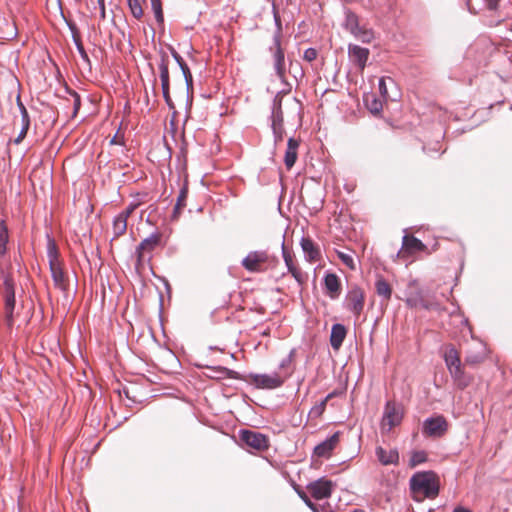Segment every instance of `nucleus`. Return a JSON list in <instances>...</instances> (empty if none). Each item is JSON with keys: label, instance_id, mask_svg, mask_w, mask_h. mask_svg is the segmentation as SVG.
<instances>
[{"label": "nucleus", "instance_id": "53", "mask_svg": "<svg viewBox=\"0 0 512 512\" xmlns=\"http://www.w3.org/2000/svg\"><path fill=\"white\" fill-rule=\"evenodd\" d=\"M77 51H78V53H79V55H80L81 59H82L85 63L90 64V58H89V56H88L87 52L85 51L84 46H83V47H79V48L77 49Z\"/></svg>", "mask_w": 512, "mask_h": 512}, {"label": "nucleus", "instance_id": "45", "mask_svg": "<svg viewBox=\"0 0 512 512\" xmlns=\"http://www.w3.org/2000/svg\"><path fill=\"white\" fill-rule=\"evenodd\" d=\"M317 56L318 51L315 48L310 47L304 51L303 59L307 62H312L317 58Z\"/></svg>", "mask_w": 512, "mask_h": 512}, {"label": "nucleus", "instance_id": "37", "mask_svg": "<svg viewBox=\"0 0 512 512\" xmlns=\"http://www.w3.org/2000/svg\"><path fill=\"white\" fill-rule=\"evenodd\" d=\"M485 359L484 350L481 352H469L465 357V363L469 365H476Z\"/></svg>", "mask_w": 512, "mask_h": 512}, {"label": "nucleus", "instance_id": "25", "mask_svg": "<svg viewBox=\"0 0 512 512\" xmlns=\"http://www.w3.org/2000/svg\"><path fill=\"white\" fill-rule=\"evenodd\" d=\"M444 361H445L448 371H450L454 367L462 365L460 357L458 355V352L454 346H450L447 349V351L445 352V355H444Z\"/></svg>", "mask_w": 512, "mask_h": 512}, {"label": "nucleus", "instance_id": "3", "mask_svg": "<svg viewBox=\"0 0 512 512\" xmlns=\"http://www.w3.org/2000/svg\"><path fill=\"white\" fill-rule=\"evenodd\" d=\"M275 23L277 29L273 35V44L269 47V51L272 53L274 60V70L277 77L281 80V82L285 83L286 81V67H285V54L284 50L281 47V38H282V26L279 17L275 14Z\"/></svg>", "mask_w": 512, "mask_h": 512}, {"label": "nucleus", "instance_id": "39", "mask_svg": "<svg viewBox=\"0 0 512 512\" xmlns=\"http://www.w3.org/2000/svg\"><path fill=\"white\" fill-rule=\"evenodd\" d=\"M326 405H327V403H326L324 400H322V401H320L319 403L315 404V405L310 409V411H309V416H310V417H313V418H318V417H320V416L324 413V411H325V409H326Z\"/></svg>", "mask_w": 512, "mask_h": 512}, {"label": "nucleus", "instance_id": "58", "mask_svg": "<svg viewBox=\"0 0 512 512\" xmlns=\"http://www.w3.org/2000/svg\"><path fill=\"white\" fill-rule=\"evenodd\" d=\"M99 9H100V18H101L102 20H104V19H105V17H106V10H105V6L99 7Z\"/></svg>", "mask_w": 512, "mask_h": 512}, {"label": "nucleus", "instance_id": "64", "mask_svg": "<svg viewBox=\"0 0 512 512\" xmlns=\"http://www.w3.org/2000/svg\"><path fill=\"white\" fill-rule=\"evenodd\" d=\"M304 75L303 71L300 70V76L302 77Z\"/></svg>", "mask_w": 512, "mask_h": 512}, {"label": "nucleus", "instance_id": "20", "mask_svg": "<svg viewBox=\"0 0 512 512\" xmlns=\"http://www.w3.org/2000/svg\"><path fill=\"white\" fill-rule=\"evenodd\" d=\"M300 245L308 261L315 262L319 259V248L314 244L312 239L309 237H302L300 240Z\"/></svg>", "mask_w": 512, "mask_h": 512}, {"label": "nucleus", "instance_id": "19", "mask_svg": "<svg viewBox=\"0 0 512 512\" xmlns=\"http://www.w3.org/2000/svg\"><path fill=\"white\" fill-rule=\"evenodd\" d=\"M324 286L326 293L331 299H335L339 296L341 290V284L339 277L334 273H327L324 277Z\"/></svg>", "mask_w": 512, "mask_h": 512}, {"label": "nucleus", "instance_id": "51", "mask_svg": "<svg viewBox=\"0 0 512 512\" xmlns=\"http://www.w3.org/2000/svg\"><path fill=\"white\" fill-rule=\"evenodd\" d=\"M71 95L74 98V103H73L74 112L73 113H74V115H76L81 106V98H80V95L75 91H73L71 93Z\"/></svg>", "mask_w": 512, "mask_h": 512}, {"label": "nucleus", "instance_id": "42", "mask_svg": "<svg viewBox=\"0 0 512 512\" xmlns=\"http://www.w3.org/2000/svg\"><path fill=\"white\" fill-rule=\"evenodd\" d=\"M283 111H271V126H283Z\"/></svg>", "mask_w": 512, "mask_h": 512}, {"label": "nucleus", "instance_id": "61", "mask_svg": "<svg viewBox=\"0 0 512 512\" xmlns=\"http://www.w3.org/2000/svg\"><path fill=\"white\" fill-rule=\"evenodd\" d=\"M280 92H282V98L284 97V95L288 94L290 92V88L288 89H283L281 90Z\"/></svg>", "mask_w": 512, "mask_h": 512}, {"label": "nucleus", "instance_id": "31", "mask_svg": "<svg viewBox=\"0 0 512 512\" xmlns=\"http://www.w3.org/2000/svg\"><path fill=\"white\" fill-rule=\"evenodd\" d=\"M299 497L304 501V503L313 511V512H328L330 511L329 505H316L311 501L308 495L303 491H297Z\"/></svg>", "mask_w": 512, "mask_h": 512}, {"label": "nucleus", "instance_id": "15", "mask_svg": "<svg viewBox=\"0 0 512 512\" xmlns=\"http://www.w3.org/2000/svg\"><path fill=\"white\" fill-rule=\"evenodd\" d=\"M375 455L377 460L384 466L398 465L399 463V452L396 448L386 450L382 446L375 448Z\"/></svg>", "mask_w": 512, "mask_h": 512}, {"label": "nucleus", "instance_id": "52", "mask_svg": "<svg viewBox=\"0 0 512 512\" xmlns=\"http://www.w3.org/2000/svg\"><path fill=\"white\" fill-rule=\"evenodd\" d=\"M184 76V79H185V83H186V87H187V92H189L190 90L193 89V76H192V73L191 71L189 72H186L185 74H183Z\"/></svg>", "mask_w": 512, "mask_h": 512}, {"label": "nucleus", "instance_id": "54", "mask_svg": "<svg viewBox=\"0 0 512 512\" xmlns=\"http://www.w3.org/2000/svg\"><path fill=\"white\" fill-rule=\"evenodd\" d=\"M66 24H67V26H68L69 30L71 31L72 36H73V35L80 34V33H79V30H78V28H77V25H76L73 21H71V20H66Z\"/></svg>", "mask_w": 512, "mask_h": 512}, {"label": "nucleus", "instance_id": "40", "mask_svg": "<svg viewBox=\"0 0 512 512\" xmlns=\"http://www.w3.org/2000/svg\"><path fill=\"white\" fill-rule=\"evenodd\" d=\"M16 102H17V106H18L20 114H21L22 124L30 123V117H29L28 111H27L25 105L22 103L20 95L17 96Z\"/></svg>", "mask_w": 512, "mask_h": 512}, {"label": "nucleus", "instance_id": "60", "mask_svg": "<svg viewBox=\"0 0 512 512\" xmlns=\"http://www.w3.org/2000/svg\"><path fill=\"white\" fill-rule=\"evenodd\" d=\"M336 395V392L329 393L323 400L327 403L331 398Z\"/></svg>", "mask_w": 512, "mask_h": 512}, {"label": "nucleus", "instance_id": "21", "mask_svg": "<svg viewBox=\"0 0 512 512\" xmlns=\"http://www.w3.org/2000/svg\"><path fill=\"white\" fill-rule=\"evenodd\" d=\"M347 330L343 324L336 323L331 328L330 344L333 349H339L346 337Z\"/></svg>", "mask_w": 512, "mask_h": 512}, {"label": "nucleus", "instance_id": "30", "mask_svg": "<svg viewBox=\"0 0 512 512\" xmlns=\"http://www.w3.org/2000/svg\"><path fill=\"white\" fill-rule=\"evenodd\" d=\"M9 240L8 228L4 220L0 221V258L7 252V244Z\"/></svg>", "mask_w": 512, "mask_h": 512}, {"label": "nucleus", "instance_id": "41", "mask_svg": "<svg viewBox=\"0 0 512 512\" xmlns=\"http://www.w3.org/2000/svg\"><path fill=\"white\" fill-rule=\"evenodd\" d=\"M337 255L345 266H347L351 270L355 269V262L351 255L344 252H338Z\"/></svg>", "mask_w": 512, "mask_h": 512}, {"label": "nucleus", "instance_id": "4", "mask_svg": "<svg viewBox=\"0 0 512 512\" xmlns=\"http://www.w3.org/2000/svg\"><path fill=\"white\" fill-rule=\"evenodd\" d=\"M365 306V292L358 285H351L345 295L343 307L353 314L357 319L363 312Z\"/></svg>", "mask_w": 512, "mask_h": 512}, {"label": "nucleus", "instance_id": "46", "mask_svg": "<svg viewBox=\"0 0 512 512\" xmlns=\"http://www.w3.org/2000/svg\"><path fill=\"white\" fill-rule=\"evenodd\" d=\"M294 356H295V349H292L289 354L281 360L280 364H279V368L281 369H284L286 367H288L291 362L293 361L294 359Z\"/></svg>", "mask_w": 512, "mask_h": 512}, {"label": "nucleus", "instance_id": "22", "mask_svg": "<svg viewBox=\"0 0 512 512\" xmlns=\"http://www.w3.org/2000/svg\"><path fill=\"white\" fill-rule=\"evenodd\" d=\"M299 141L290 137L287 142V149L284 156V163L287 169H291L297 160Z\"/></svg>", "mask_w": 512, "mask_h": 512}, {"label": "nucleus", "instance_id": "12", "mask_svg": "<svg viewBox=\"0 0 512 512\" xmlns=\"http://www.w3.org/2000/svg\"><path fill=\"white\" fill-rule=\"evenodd\" d=\"M240 439L247 446L262 451L268 448V438L259 432L251 430H241Z\"/></svg>", "mask_w": 512, "mask_h": 512}, {"label": "nucleus", "instance_id": "38", "mask_svg": "<svg viewBox=\"0 0 512 512\" xmlns=\"http://www.w3.org/2000/svg\"><path fill=\"white\" fill-rule=\"evenodd\" d=\"M387 81L394 85L395 82L392 78L390 77H381L379 79V82H378V88H379V92H380V95L384 98V99H388L389 98V95H388V89H387Z\"/></svg>", "mask_w": 512, "mask_h": 512}, {"label": "nucleus", "instance_id": "50", "mask_svg": "<svg viewBox=\"0 0 512 512\" xmlns=\"http://www.w3.org/2000/svg\"><path fill=\"white\" fill-rule=\"evenodd\" d=\"M29 127H30V123L22 124L20 133L18 134L17 138L15 139L16 143H20L25 138V136L29 130Z\"/></svg>", "mask_w": 512, "mask_h": 512}, {"label": "nucleus", "instance_id": "11", "mask_svg": "<svg viewBox=\"0 0 512 512\" xmlns=\"http://www.w3.org/2000/svg\"><path fill=\"white\" fill-rule=\"evenodd\" d=\"M335 484L324 477L310 482L307 489L311 496L317 500L329 498L332 494Z\"/></svg>", "mask_w": 512, "mask_h": 512}, {"label": "nucleus", "instance_id": "48", "mask_svg": "<svg viewBox=\"0 0 512 512\" xmlns=\"http://www.w3.org/2000/svg\"><path fill=\"white\" fill-rule=\"evenodd\" d=\"M135 209H136V205L130 204L117 215L128 221V218L131 216V214L134 212Z\"/></svg>", "mask_w": 512, "mask_h": 512}, {"label": "nucleus", "instance_id": "35", "mask_svg": "<svg viewBox=\"0 0 512 512\" xmlns=\"http://www.w3.org/2000/svg\"><path fill=\"white\" fill-rule=\"evenodd\" d=\"M151 2V8L154 12L155 19L159 25L164 24V14L162 9V2L161 0H150Z\"/></svg>", "mask_w": 512, "mask_h": 512}, {"label": "nucleus", "instance_id": "23", "mask_svg": "<svg viewBox=\"0 0 512 512\" xmlns=\"http://www.w3.org/2000/svg\"><path fill=\"white\" fill-rule=\"evenodd\" d=\"M405 302L410 308L421 307L425 310L433 309V304L425 300L420 292L411 293L407 296Z\"/></svg>", "mask_w": 512, "mask_h": 512}, {"label": "nucleus", "instance_id": "32", "mask_svg": "<svg viewBox=\"0 0 512 512\" xmlns=\"http://www.w3.org/2000/svg\"><path fill=\"white\" fill-rule=\"evenodd\" d=\"M352 35L363 43H370L374 38L372 29L364 26H359L358 30H355Z\"/></svg>", "mask_w": 512, "mask_h": 512}, {"label": "nucleus", "instance_id": "17", "mask_svg": "<svg viewBox=\"0 0 512 512\" xmlns=\"http://www.w3.org/2000/svg\"><path fill=\"white\" fill-rule=\"evenodd\" d=\"M49 269L55 287L62 290L63 292H67L69 289V281L61 267V263L54 266H50Z\"/></svg>", "mask_w": 512, "mask_h": 512}, {"label": "nucleus", "instance_id": "57", "mask_svg": "<svg viewBox=\"0 0 512 512\" xmlns=\"http://www.w3.org/2000/svg\"><path fill=\"white\" fill-rule=\"evenodd\" d=\"M72 39H73V42L76 46V48L78 49L79 47H83V44H82V40H81V37H80V34H77V35H73L72 36Z\"/></svg>", "mask_w": 512, "mask_h": 512}, {"label": "nucleus", "instance_id": "6", "mask_svg": "<svg viewBox=\"0 0 512 512\" xmlns=\"http://www.w3.org/2000/svg\"><path fill=\"white\" fill-rule=\"evenodd\" d=\"M402 418L403 411L401 407L393 401H387L380 424L382 433H389L395 426L401 423Z\"/></svg>", "mask_w": 512, "mask_h": 512}, {"label": "nucleus", "instance_id": "9", "mask_svg": "<svg viewBox=\"0 0 512 512\" xmlns=\"http://www.w3.org/2000/svg\"><path fill=\"white\" fill-rule=\"evenodd\" d=\"M162 234L158 231L153 232L150 236L143 239L137 246L135 254L137 257V264L141 265L145 260V255L150 254L157 247L161 245Z\"/></svg>", "mask_w": 512, "mask_h": 512}, {"label": "nucleus", "instance_id": "2", "mask_svg": "<svg viewBox=\"0 0 512 512\" xmlns=\"http://www.w3.org/2000/svg\"><path fill=\"white\" fill-rule=\"evenodd\" d=\"M409 482L413 492L422 493L427 498L433 499L439 494V477L433 471L417 472Z\"/></svg>", "mask_w": 512, "mask_h": 512}, {"label": "nucleus", "instance_id": "44", "mask_svg": "<svg viewBox=\"0 0 512 512\" xmlns=\"http://www.w3.org/2000/svg\"><path fill=\"white\" fill-rule=\"evenodd\" d=\"M271 128L273 131L274 141L277 144L283 140V135L285 132L284 126H271Z\"/></svg>", "mask_w": 512, "mask_h": 512}, {"label": "nucleus", "instance_id": "14", "mask_svg": "<svg viewBox=\"0 0 512 512\" xmlns=\"http://www.w3.org/2000/svg\"><path fill=\"white\" fill-rule=\"evenodd\" d=\"M340 432L336 431L326 440L319 443L314 448V455L321 458H328L331 456L332 451L336 448L340 441Z\"/></svg>", "mask_w": 512, "mask_h": 512}, {"label": "nucleus", "instance_id": "28", "mask_svg": "<svg viewBox=\"0 0 512 512\" xmlns=\"http://www.w3.org/2000/svg\"><path fill=\"white\" fill-rule=\"evenodd\" d=\"M58 256H59V253H58L57 245H56L54 239H52L51 237L48 236L47 258H48V262H49V267L60 264V262L58 260Z\"/></svg>", "mask_w": 512, "mask_h": 512}, {"label": "nucleus", "instance_id": "29", "mask_svg": "<svg viewBox=\"0 0 512 512\" xmlns=\"http://www.w3.org/2000/svg\"><path fill=\"white\" fill-rule=\"evenodd\" d=\"M112 230H113L112 240L117 239L120 236L124 235L127 230V220L116 215L113 219Z\"/></svg>", "mask_w": 512, "mask_h": 512}, {"label": "nucleus", "instance_id": "1", "mask_svg": "<svg viewBox=\"0 0 512 512\" xmlns=\"http://www.w3.org/2000/svg\"><path fill=\"white\" fill-rule=\"evenodd\" d=\"M205 367L209 370H212L213 372L218 373L222 377H228L236 380L244 379L246 381H250V383H252L257 389H276L281 387L284 383V378H282L276 372L272 374L250 373L247 378H242L238 372L225 367Z\"/></svg>", "mask_w": 512, "mask_h": 512}, {"label": "nucleus", "instance_id": "18", "mask_svg": "<svg viewBox=\"0 0 512 512\" xmlns=\"http://www.w3.org/2000/svg\"><path fill=\"white\" fill-rule=\"evenodd\" d=\"M449 373L456 387L460 390L465 389L472 381V377L464 371L462 365L454 367Z\"/></svg>", "mask_w": 512, "mask_h": 512}, {"label": "nucleus", "instance_id": "8", "mask_svg": "<svg viewBox=\"0 0 512 512\" xmlns=\"http://www.w3.org/2000/svg\"><path fill=\"white\" fill-rule=\"evenodd\" d=\"M268 258V253L265 250L251 251L242 259L241 265L248 272L258 273L263 270V265L267 263Z\"/></svg>", "mask_w": 512, "mask_h": 512}, {"label": "nucleus", "instance_id": "10", "mask_svg": "<svg viewBox=\"0 0 512 512\" xmlns=\"http://www.w3.org/2000/svg\"><path fill=\"white\" fill-rule=\"evenodd\" d=\"M448 430V423L446 419L439 415L436 417L427 418L423 422V434L429 437H442Z\"/></svg>", "mask_w": 512, "mask_h": 512}, {"label": "nucleus", "instance_id": "47", "mask_svg": "<svg viewBox=\"0 0 512 512\" xmlns=\"http://www.w3.org/2000/svg\"><path fill=\"white\" fill-rule=\"evenodd\" d=\"M282 92H278L272 102V111L282 110Z\"/></svg>", "mask_w": 512, "mask_h": 512}, {"label": "nucleus", "instance_id": "56", "mask_svg": "<svg viewBox=\"0 0 512 512\" xmlns=\"http://www.w3.org/2000/svg\"><path fill=\"white\" fill-rule=\"evenodd\" d=\"M292 276L298 281H301V272L294 266L292 267V271H289Z\"/></svg>", "mask_w": 512, "mask_h": 512}, {"label": "nucleus", "instance_id": "36", "mask_svg": "<svg viewBox=\"0 0 512 512\" xmlns=\"http://www.w3.org/2000/svg\"><path fill=\"white\" fill-rule=\"evenodd\" d=\"M169 50L171 52L172 57L174 58V60L178 64L179 68L181 69L182 74L189 72L190 68L187 65V63L185 62V60L183 59V57L172 46H169Z\"/></svg>", "mask_w": 512, "mask_h": 512}, {"label": "nucleus", "instance_id": "5", "mask_svg": "<svg viewBox=\"0 0 512 512\" xmlns=\"http://www.w3.org/2000/svg\"><path fill=\"white\" fill-rule=\"evenodd\" d=\"M2 295L4 299L5 321L7 326L12 328L14 324V310L16 300L14 281L9 276L4 278Z\"/></svg>", "mask_w": 512, "mask_h": 512}, {"label": "nucleus", "instance_id": "16", "mask_svg": "<svg viewBox=\"0 0 512 512\" xmlns=\"http://www.w3.org/2000/svg\"><path fill=\"white\" fill-rule=\"evenodd\" d=\"M402 250L405 254H414L426 250V245L412 235H404L402 238Z\"/></svg>", "mask_w": 512, "mask_h": 512}, {"label": "nucleus", "instance_id": "26", "mask_svg": "<svg viewBox=\"0 0 512 512\" xmlns=\"http://www.w3.org/2000/svg\"><path fill=\"white\" fill-rule=\"evenodd\" d=\"M188 196V187L185 184L179 192V195L177 197L176 204L173 209L172 217L173 219H177L182 211V209L186 206V200Z\"/></svg>", "mask_w": 512, "mask_h": 512}, {"label": "nucleus", "instance_id": "24", "mask_svg": "<svg viewBox=\"0 0 512 512\" xmlns=\"http://www.w3.org/2000/svg\"><path fill=\"white\" fill-rule=\"evenodd\" d=\"M376 293L384 301H389L392 295V288L390 284L383 278L378 277L375 282Z\"/></svg>", "mask_w": 512, "mask_h": 512}, {"label": "nucleus", "instance_id": "62", "mask_svg": "<svg viewBox=\"0 0 512 512\" xmlns=\"http://www.w3.org/2000/svg\"><path fill=\"white\" fill-rule=\"evenodd\" d=\"M99 7L105 6V0H97Z\"/></svg>", "mask_w": 512, "mask_h": 512}, {"label": "nucleus", "instance_id": "34", "mask_svg": "<svg viewBox=\"0 0 512 512\" xmlns=\"http://www.w3.org/2000/svg\"><path fill=\"white\" fill-rule=\"evenodd\" d=\"M427 453L423 450L414 451L411 454L410 460H409V466L411 468H414L422 463H425L427 461Z\"/></svg>", "mask_w": 512, "mask_h": 512}, {"label": "nucleus", "instance_id": "63", "mask_svg": "<svg viewBox=\"0 0 512 512\" xmlns=\"http://www.w3.org/2000/svg\"><path fill=\"white\" fill-rule=\"evenodd\" d=\"M353 512H364V511L361 509H354Z\"/></svg>", "mask_w": 512, "mask_h": 512}, {"label": "nucleus", "instance_id": "49", "mask_svg": "<svg viewBox=\"0 0 512 512\" xmlns=\"http://www.w3.org/2000/svg\"><path fill=\"white\" fill-rule=\"evenodd\" d=\"M282 252L288 271H292V267H294L293 260L290 253L285 250L284 245H282Z\"/></svg>", "mask_w": 512, "mask_h": 512}, {"label": "nucleus", "instance_id": "59", "mask_svg": "<svg viewBox=\"0 0 512 512\" xmlns=\"http://www.w3.org/2000/svg\"><path fill=\"white\" fill-rule=\"evenodd\" d=\"M453 512H471V511L464 507H457L453 510Z\"/></svg>", "mask_w": 512, "mask_h": 512}, {"label": "nucleus", "instance_id": "27", "mask_svg": "<svg viewBox=\"0 0 512 512\" xmlns=\"http://www.w3.org/2000/svg\"><path fill=\"white\" fill-rule=\"evenodd\" d=\"M343 25L346 30L353 34V32L355 30H358V27L360 26L358 16L350 9H346L345 20Z\"/></svg>", "mask_w": 512, "mask_h": 512}, {"label": "nucleus", "instance_id": "7", "mask_svg": "<svg viewBox=\"0 0 512 512\" xmlns=\"http://www.w3.org/2000/svg\"><path fill=\"white\" fill-rule=\"evenodd\" d=\"M160 62H159V72H160V80H161V88L162 95L165 100V103L170 109L174 108V103L170 96V77H169V56L164 50H160Z\"/></svg>", "mask_w": 512, "mask_h": 512}, {"label": "nucleus", "instance_id": "33", "mask_svg": "<svg viewBox=\"0 0 512 512\" xmlns=\"http://www.w3.org/2000/svg\"><path fill=\"white\" fill-rule=\"evenodd\" d=\"M144 0H127V4L132 16L139 20L143 17L142 3Z\"/></svg>", "mask_w": 512, "mask_h": 512}, {"label": "nucleus", "instance_id": "13", "mask_svg": "<svg viewBox=\"0 0 512 512\" xmlns=\"http://www.w3.org/2000/svg\"><path fill=\"white\" fill-rule=\"evenodd\" d=\"M369 55L370 51L368 48H364L356 44L348 45L349 60L357 66L360 71L365 69Z\"/></svg>", "mask_w": 512, "mask_h": 512}, {"label": "nucleus", "instance_id": "43", "mask_svg": "<svg viewBox=\"0 0 512 512\" xmlns=\"http://www.w3.org/2000/svg\"><path fill=\"white\" fill-rule=\"evenodd\" d=\"M366 104H367V108L372 113H379L382 110V108H383L382 102L380 100L376 99V98H373L371 102H369L367 100Z\"/></svg>", "mask_w": 512, "mask_h": 512}, {"label": "nucleus", "instance_id": "55", "mask_svg": "<svg viewBox=\"0 0 512 512\" xmlns=\"http://www.w3.org/2000/svg\"><path fill=\"white\" fill-rule=\"evenodd\" d=\"M489 10H495L500 0H485Z\"/></svg>", "mask_w": 512, "mask_h": 512}]
</instances>
